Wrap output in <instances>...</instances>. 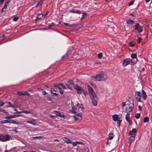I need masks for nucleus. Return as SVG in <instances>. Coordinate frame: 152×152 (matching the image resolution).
Returning a JSON list of instances; mask_svg holds the SVG:
<instances>
[{"mask_svg":"<svg viewBox=\"0 0 152 152\" xmlns=\"http://www.w3.org/2000/svg\"><path fill=\"white\" fill-rule=\"evenodd\" d=\"M87 86L89 96L92 101V103L94 106H96L97 104L96 95L92 87L89 85H88Z\"/></svg>","mask_w":152,"mask_h":152,"instance_id":"1","label":"nucleus"},{"mask_svg":"<svg viewBox=\"0 0 152 152\" xmlns=\"http://www.w3.org/2000/svg\"><path fill=\"white\" fill-rule=\"evenodd\" d=\"M92 78H94L97 80L104 81L107 79V75L103 72H101L95 76H92Z\"/></svg>","mask_w":152,"mask_h":152,"instance_id":"2","label":"nucleus"},{"mask_svg":"<svg viewBox=\"0 0 152 152\" xmlns=\"http://www.w3.org/2000/svg\"><path fill=\"white\" fill-rule=\"evenodd\" d=\"M12 139L11 136L9 134H0V141L5 142Z\"/></svg>","mask_w":152,"mask_h":152,"instance_id":"3","label":"nucleus"},{"mask_svg":"<svg viewBox=\"0 0 152 152\" xmlns=\"http://www.w3.org/2000/svg\"><path fill=\"white\" fill-rule=\"evenodd\" d=\"M133 103V101H132V102L129 101L126 104V109L125 110L126 113H129L132 111L134 106Z\"/></svg>","mask_w":152,"mask_h":152,"instance_id":"4","label":"nucleus"},{"mask_svg":"<svg viewBox=\"0 0 152 152\" xmlns=\"http://www.w3.org/2000/svg\"><path fill=\"white\" fill-rule=\"evenodd\" d=\"M112 118L114 121H117V124L118 126L119 127L122 121V119H121V118H119L118 115L115 114L113 115Z\"/></svg>","mask_w":152,"mask_h":152,"instance_id":"5","label":"nucleus"},{"mask_svg":"<svg viewBox=\"0 0 152 152\" xmlns=\"http://www.w3.org/2000/svg\"><path fill=\"white\" fill-rule=\"evenodd\" d=\"M134 27H135V30L139 33L142 32L143 30V28L142 26L139 23H138L136 24Z\"/></svg>","mask_w":152,"mask_h":152,"instance_id":"6","label":"nucleus"},{"mask_svg":"<svg viewBox=\"0 0 152 152\" xmlns=\"http://www.w3.org/2000/svg\"><path fill=\"white\" fill-rule=\"evenodd\" d=\"M141 96L142 94L140 92L137 91L135 92L134 98L137 102H141Z\"/></svg>","mask_w":152,"mask_h":152,"instance_id":"7","label":"nucleus"},{"mask_svg":"<svg viewBox=\"0 0 152 152\" xmlns=\"http://www.w3.org/2000/svg\"><path fill=\"white\" fill-rule=\"evenodd\" d=\"M75 89L77 91V94H82L84 89H83L81 87L77 85H76L75 86Z\"/></svg>","mask_w":152,"mask_h":152,"instance_id":"8","label":"nucleus"},{"mask_svg":"<svg viewBox=\"0 0 152 152\" xmlns=\"http://www.w3.org/2000/svg\"><path fill=\"white\" fill-rule=\"evenodd\" d=\"M130 63V59L129 58H126L123 61L122 64L124 66H125Z\"/></svg>","mask_w":152,"mask_h":152,"instance_id":"9","label":"nucleus"},{"mask_svg":"<svg viewBox=\"0 0 152 152\" xmlns=\"http://www.w3.org/2000/svg\"><path fill=\"white\" fill-rule=\"evenodd\" d=\"M10 0H8L4 4V5L2 9L1 12H3L6 11L7 9V5L10 3Z\"/></svg>","mask_w":152,"mask_h":152,"instance_id":"10","label":"nucleus"},{"mask_svg":"<svg viewBox=\"0 0 152 152\" xmlns=\"http://www.w3.org/2000/svg\"><path fill=\"white\" fill-rule=\"evenodd\" d=\"M137 130L136 129L133 128L132 129L131 131H130L129 132V135L131 136H134L135 137L136 135L135 133L137 132Z\"/></svg>","mask_w":152,"mask_h":152,"instance_id":"11","label":"nucleus"},{"mask_svg":"<svg viewBox=\"0 0 152 152\" xmlns=\"http://www.w3.org/2000/svg\"><path fill=\"white\" fill-rule=\"evenodd\" d=\"M54 112L56 113V116H59L64 119L66 117L65 115L64 114H61L60 111H55Z\"/></svg>","mask_w":152,"mask_h":152,"instance_id":"12","label":"nucleus"},{"mask_svg":"<svg viewBox=\"0 0 152 152\" xmlns=\"http://www.w3.org/2000/svg\"><path fill=\"white\" fill-rule=\"evenodd\" d=\"M142 98L144 100H145L147 97L146 92L144 90H142Z\"/></svg>","mask_w":152,"mask_h":152,"instance_id":"13","label":"nucleus"},{"mask_svg":"<svg viewBox=\"0 0 152 152\" xmlns=\"http://www.w3.org/2000/svg\"><path fill=\"white\" fill-rule=\"evenodd\" d=\"M63 139L65 142L67 143H72L71 140L67 137H63Z\"/></svg>","mask_w":152,"mask_h":152,"instance_id":"14","label":"nucleus"},{"mask_svg":"<svg viewBox=\"0 0 152 152\" xmlns=\"http://www.w3.org/2000/svg\"><path fill=\"white\" fill-rule=\"evenodd\" d=\"M75 121L80 120L82 119V116L80 115H76L74 116Z\"/></svg>","mask_w":152,"mask_h":152,"instance_id":"15","label":"nucleus"},{"mask_svg":"<svg viewBox=\"0 0 152 152\" xmlns=\"http://www.w3.org/2000/svg\"><path fill=\"white\" fill-rule=\"evenodd\" d=\"M44 1V0H40L38 4L36 5V8H37L38 7H41L43 4Z\"/></svg>","mask_w":152,"mask_h":152,"instance_id":"16","label":"nucleus"},{"mask_svg":"<svg viewBox=\"0 0 152 152\" xmlns=\"http://www.w3.org/2000/svg\"><path fill=\"white\" fill-rule=\"evenodd\" d=\"M45 97L46 98L47 100L48 101H52V97L51 96H50L49 95L47 94L45 96Z\"/></svg>","mask_w":152,"mask_h":152,"instance_id":"17","label":"nucleus"},{"mask_svg":"<svg viewBox=\"0 0 152 152\" xmlns=\"http://www.w3.org/2000/svg\"><path fill=\"white\" fill-rule=\"evenodd\" d=\"M126 23L128 24L132 25L134 24V22L132 20H126Z\"/></svg>","mask_w":152,"mask_h":152,"instance_id":"18","label":"nucleus"},{"mask_svg":"<svg viewBox=\"0 0 152 152\" xmlns=\"http://www.w3.org/2000/svg\"><path fill=\"white\" fill-rule=\"evenodd\" d=\"M135 138V137H134V136H131L130 137L129 141V143L130 144V145H131V144L132 143V141Z\"/></svg>","mask_w":152,"mask_h":152,"instance_id":"19","label":"nucleus"},{"mask_svg":"<svg viewBox=\"0 0 152 152\" xmlns=\"http://www.w3.org/2000/svg\"><path fill=\"white\" fill-rule=\"evenodd\" d=\"M35 120L33 119L32 120L29 121H26L27 123H30L33 125H35L36 124L35 123Z\"/></svg>","mask_w":152,"mask_h":152,"instance_id":"20","label":"nucleus"},{"mask_svg":"<svg viewBox=\"0 0 152 152\" xmlns=\"http://www.w3.org/2000/svg\"><path fill=\"white\" fill-rule=\"evenodd\" d=\"M108 139L109 140L112 139L114 137V134L113 133H110L109 134Z\"/></svg>","mask_w":152,"mask_h":152,"instance_id":"21","label":"nucleus"},{"mask_svg":"<svg viewBox=\"0 0 152 152\" xmlns=\"http://www.w3.org/2000/svg\"><path fill=\"white\" fill-rule=\"evenodd\" d=\"M70 54V51H67L65 54V55L63 56L62 58L63 59L65 58H66L68 56H69Z\"/></svg>","mask_w":152,"mask_h":152,"instance_id":"22","label":"nucleus"},{"mask_svg":"<svg viewBox=\"0 0 152 152\" xmlns=\"http://www.w3.org/2000/svg\"><path fill=\"white\" fill-rule=\"evenodd\" d=\"M131 57L137 60V55L135 53H132L131 55Z\"/></svg>","mask_w":152,"mask_h":152,"instance_id":"23","label":"nucleus"},{"mask_svg":"<svg viewBox=\"0 0 152 152\" xmlns=\"http://www.w3.org/2000/svg\"><path fill=\"white\" fill-rule=\"evenodd\" d=\"M0 123L1 124H4L6 123H10V120H1L0 121Z\"/></svg>","mask_w":152,"mask_h":152,"instance_id":"24","label":"nucleus"},{"mask_svg":"<svg viewBox=\"0 0 152 152\" xmlns=\"http://www.w3.org/2000/svg\"><path fill=\"white\" fill-rule=\"evenodd\" d=\"M137 60H136V59L135 60L134 59H130V63H131L132 65H133L136 63Z\"/></svg>","mask_w":152,"mask_h":152,"instance_id":"25","label":"nucleus"},{"mask_svg":"<svg viewBox=\"0 0 152 152\" xmlns=\"http://www.w3.org/2000/svg\"><path fill=\"white\" fill-rule=\"evenodd\" d=\"M54 86L57 87L59 89H60L61 88L60 87L61 83L59 84H56V83L53 84Z\"/></svg>","mask_w":152,"mask_h":152,"instance_id":"26","label":"nucleus"},{"mask_svg":"<svg viewBox=\"0 0 152 152\" xmlns=\"http://www.w3.org/2000/svg\"><path fill=\"white\" fill-rule=\"evenodd\" d=\"M149 120V118H148V117L147 116L145 117L144 118L143 121H144V123H145L148 121Z\"/></svg>","mask_w":152,"mask_h":152,"instance_id":"27","label":"nucleus"},{"mask_svg":"<svg viewBox=\"0 0 152 152\" xmlns=\"http://www.w3.org/2000/svg\"><path fill=\"white\" fill-rule=\"evenodd\" d=\"M43 17H44V15L42 14L39 15L37 16V19H42L43 18Z\"/></svg>","mask_w":152,"mask_h":152,"instance_id":"28","label":"nucleus"},{"mask_svg":"<svg viewBox=\"0 0 152 152\" xmlns=\"http://www.w3.org/2000/svg\"><path fill=\"white\" fill-rule=\"evenodd\" d=\"M130 113H127V114L126 116V121H128L130 119L129 117Z\"/></svg>","mask_w":152,"mask_h":152,"instance_id":"29","label":"nucleus"},{"mask_svg":"<svg viewBox=\"0 0 152 152\" xmlns=\"http://www.w3.org/2000/svg\"><path fill=\"white\" fill-rule=\"evenodd\" d=\"M140 116V113H136L135 114V117L136 119H139Z\"/></svg>","mask_w":152,"mask_h":152,"instance_id":"30","label":"nucleus"},{"mask_svg":"<svg viewBox=\"0 0 152 152\" xmlns=\"http://www.w3.org/2000/svg\"><path fill=\"white\" fill-rule=\"evenodd\" d=\"M0 112H2L3 113H4L7 115H9L8 113L4 109H1L0 108Z\"/></svg>","mask_w":152,"mask_h":152,"instance_id":"31","label":"nucleus"},{"mask_svg":"<svg viewBox=\"0 0 152 152\" xmlns=\"http://www.w3.org/2000/svg\"><path fill=\"white\" fill-rule=\"evenodd\" d=\"M8 104L9 105H7V107H12V108H15V106L13 105H12V103L10 102H9Z\"/></svg>","mask_w":152,"mask_h":152,"instance_id":"32","label":"nucleus"},{"mask_svg":"<svg viewBox=\"0 0 152 152\" xmlns=\"http://www.w3.org/2000/svg\"><path fill=\"white\" fill-rule=\"evenodd\" d=\"M77 106L79 108H81V109L83 107V106L82 104H80L78 103H77Z\"/></svg>","mask_w":152,"mask_h":152,"instance_id":"33","label":"nucleus"},{"mask_svg":"<svg viewBox=\"0 0 152 152\" xmlns=\"http://www.w3.org/2000/svg\"><path fill=\"white\" fill-rule=\"evenodd\" d=\"M72 112L74 113H76V112L75 110L76 109V108L75 106L74 105H73L72 106Z\"/></svg>","mask_w":152,"mask_h":152,"instance_id":"34","label":"nucleus"},{"mask_svg":"<svg viewBox=\"0 0 152 152\" xmlns=\"http://www.w3.org/2000/svg\"><path fill=\"white\" fill-rule=\"evenodd\" d=\"M134 45H135V44L133 42H131L129 43V47H133L134 46Z\"/></svg>","mask_w":152,"mask_h":152,"instance_id":"35","label":"nucleus"},{"mask_svg":"<svg viewBox=\"0 0 152 152\" xmlns=\"http://www.w3.org/2000/svg\"><path fill=\"white\" fill-rule=\"evenodd\" d=\"M27 95L28 96H30V94L27 91H25L23 92V96Z\"/></svg>","mask_w":152,"mask_h":152,"instance_id":"36","label":"nucleus"},{"mask_svg":"<svg viewBox=\"0 0 152 152\" xmlns=\"http://www.w3.org/2000/svg\"><path fill=\"white\" fill-rule=\"evenodd\" d=\"M97 56L99 58H101L102 56V53H99L98 55Z\"/></svg>","mask_w":152,"mask_h":152,"instance_id":"37","label":"nucleus"},{"mask_svg":"<svg viewBox=\"0 0 152 152\" xmlns=\"http://www.w3.org/2000/svg\"><path fill=\"white\" fill-rule=\"evenodd\" d=\"M82 94H83L85 96L88 94L87 92L85 89H84Z\"/></svg>","mask_w":152,"mask_h":152,"instance_id":"38","label":"nucleus"},{"mask_svg":"<svg viewBox=\"0 0 152 152\" xmlns=\"http://www.w3.org/2000/svg\"><path fill=\"white\" fill-rule=\"evenodd\" d=\"M134 1L133 0L132 1H130L128 4V6H130L131 5H132L134 3Z\"/></svg>","mask_w":152,"mask_h":152,"instance_id":"39","label":"nucleus"},{"mask_svg":"<svg viewBox=\"0 0 152 152\" xmlns=\"http://www.w3.org/2000/svg\"><path fill=\"white\" fill-rule=\"evenodd\" d=\"M142 38L141 37H138V39L137 40V43L139 44L140 43V42H141V41H142Z\"/></svg>","mask_w":152,"mask_h":152,"instance_id":"40","label":"nucleus"},{"mask_svg":"<svg viewBox=\"0 0 152 152\" xmlns=\"http://www.w3.org/2000/svg\"><path fill=\"white\" fill-rule=\"evenodd\" d=\"M14 108V110L15 111H16V112L14 113V114H15V113L20 114V113H22V111L21 112H18V111L17 110L16 108H15V107Z\"/></svg>","mask_w":152,"mask_h":152,"instance_id":"41","label":"nucleus"},{"mask_svg":"<svg viewBox=\"0 0 152 152\" xmlns=\"http://www.w3.org/2000/svg\"><path fill=\"white\" fill-rule=\"evenodd\" d=\"M19 19V18L18 17H15L13 18V20L14 21H16L18 20V19Z\"/></svg>","mask_w":152,"mask_h":152,"instance_id":"42","label":"nucleus"},{"mask_svg":"<svg viewBox=\"0 0 152 152\" xmlns=\"http://www.w3.org/2000/svg\"><path fill=\"white\" fill-rule=\"evenodd\" d=\"M68 82L71 85H73L74 84V82L72 80H69L68 81Z\"/></svg>","mask_w":152,"mask_h":152,"instance_id":"43","label":"nucleus"},{"mask_svg":"<svg viewBox=\"0 0 152 152\" xmlns=\"http://www.w3.org/2000/svg\"><path fill=\"white\" fill-rule=\"evenodd\" d=\"M22 113H31V112L30 111L25 110L22 111Z\"/></svg>","mask_w":152,"mask_h":152,"instance_id":"44","label":"nucleus"},{"mask_svg":"<svg viewBox=\"0 0 152 152\" xmlns=\"http://www.w3.org/2000/svg\"><path fill=\"white\" fill-rule=\"evenodd\" d=\"M15 121H15L14 120H12V119H11L10 120V123H11V124H15Z\"/></svg>","mask_w":152,"mask_h":152,"instance_id":"45","label":"nucleus"},{"mask_svg":"<svg viewBox=\"0 0 152 152\" xmlns=\"http://www.w3.org/2000/svg\"><path fill=\"white\" fill-rule=\"evenodd\" d=\"M87 16V14L86 13H82V16L84 18H85Z\"/></svg>","mask_w":152,"mask_h":152,"instance_id":"46","label":"nucleus"},{"mask_svg":"<svg viewBox=\"0 0 152 152\" xmlns=\"http://www.w3.org/2000/svg\"><path fill=\"white\" fill-rule=\"evenodd\" d=\"M66 87H67V88H68V89H70V90H72V88L71 87V86H69V85H68V84H66Z\"/></svg>","mask_w":152,"mask_h":152,"instance_id":"47","label":"nucleus"},{"mask_svg":"<svg viewBox=\"0 0 152 152\" xmlns=\"http://www.w3.org/2000/svg\"><path fill=\"white\" fill-rule=\"evenodd\" d=\"M81 13V11L80 10H75V13L76 14H80Z\"/></svg>","mask_w":152,"mask_h":152,"instance_id":"48","label":"nucleus"},{"mask_svg":"<svg viewBox=\"0 0 152 152\" xmlns=\"http://www.w3.org/2000/svg\"><path fill=\"white\" fill-rule=\"evenodd\" d=\"M59 93L60 94H63L64 93V91L63 90H62L61 89V88L60 89H59Z\"/></svg>","mask_w":152,"mask_h":152,"instance_id":"49","label":"nucleus"},{"mask_svg":"<svg viewBox=\"0 0 152 152\" xmlns=\"http://www.w3.org/2000/svg\"><path fill=\"white\" fill-rule=\"evenodd\" d=\"M18 94L20 96H23V92L22 91H19L18 92Z\"/></svg>","mask_w":152,"mask_h":152,"instance_id":"50","label":"nucleus"},{"mask_svg":"<svg viewBox=\"0 0 152 152\" xmlns=\"http://www.w3.org/2000/svg\"><path fill=\"white\" fill-rule=\"evenodd\" d=\"M40 137H32L31 138L32 139L35 140L39 138Z\"/></svg>","mask_w":152,"mask_h":152,"instance_id":"51","label":"nucleus"},{"mask_svg":"<svg viewBox=\"0 0 152 152\" xmlns=\"http://www.w3.org/2000/svg\"><path fill=\"white\" fill-rule=\"evenodd\" d=\"M76 142H77L76 143L77 144V145H81V144L83 145V144H84L82 142H79V141H77Z\"/></svg>","mask_w":152,"mask_h":152,"instance_id":"52","label":"nucleus"},{"mask_svg":"<svg viewBox=\"0 0 152 152\" xmlns=\"http://www.w3.org/2000/svg\"><path fill=\"white\" fill-rule=\"evenodd\" d=\"M42 94L43 95H46L47 93L45 92V91L43 89H42Z\"/></svg>","mask_w":152,"mask_h":152,"instance_id":"53","label":"nucleus"},{"mask_svg":"<svg viewBox=\"0 0 152 152\" xmlns=\"http://www.w3.org/2000/svg\"><path fill=\"white\" fill-rule=\"evenodd\" d=\"M61 86L64 88L66 89V87L63 83H61Z\"/></svg>","mask_w":152,"mask_h":152,"instance_id":"54","label":"nucleus"},{"mask_svg":"<svg viewBox=\"0 0 152 152\" xmlns=\"http://www.w3.org/2000/svg\"><path fill=\"white\" fill-rule=\"evenodd\" d=\"M10 117V119L11 118H13L16 117V116H15V115H10L9 116Z\"/></svg>","mask_w":152,"mask_h":152,"instance_id":"55","label":"nucleus"},{"mask_svg":"<svg viewBox=\"0 0 152 152\" xmlns=\"http://www.w3.org/2000/svg\"><path fill=\"white\" fill-rule=\"evenodd\" d=\"M4 104V103L2 101H0V105H1V106L3 105Z\"/></svg>","mask_w":152,"mask_h":152,"instance_id":"56","label":"nucleus"},{"mask_svg":"<svg viewBox=\"0 0 152 152\" xmlns=\"http://www.w3.org/2000/svg\"><path fill=\"white\" fill-rule=\"evenodd\" d=\"M76 10L72 9L71 10L69 11L70 12H72L74 13H75Z\"/></svg>","mask_w":152,"mask_h":152,"instance_id":"57","label":"nucleus"},{"mask_svg":"<svg viewBox=\"0 0 152 152\" xmlns=\"http://www.w3.org/2000/svg\"><path fill=\"white\" fill-rule=\"evenodd\" d=\"M49 12V11L48 10L47 12L45 14V15H44V18H45V17L47 16V15L48 14V13Z\"/></svg>","mask_w":152,"mask_h":152,"instance_id":"58","label":"nucleus"},{"mask_svg":"<svg viewBox=\"0 0 152 152\" xmlns=\"http://www.w3.org/2000/svg\"><path fill=\"white\" fill-rule=\"evenodd\" d=\"M77 142H74L72 143V145L74 146H76L77 145V144L76 143Z\"/></svg>","mask_w":152,"mask_h":152,"instance_id":"59","label":"nucleus"},{"mask_svg":"<svg viewBox=\"0 0 152 152\" xmlns=\"http://www.w3.org/2000/svg\"><path fill=\"white\" fill-rule=\"evenodd\" d=\"M127 121L129 122L130 125H131L132 124V122L131 120H130V119H129V120Z\"/></svg>","mask_w":152,"mask_h":152,"instance_id":"60","label":"nucleus"},{"mask_svg":"<svg viewBox=\"0 0 152 152\" xmlns=\"http://www.w3.org/2000/svg\"><path fill=\"white\" fill-rule=\"evenodd\" d=\"M57 91L55 90L54 88H51L50 89V92H53V91Z\"/></svg>","mask_w":152,"mask_h":152,"instance_id":"61","label":"nucleus"},{"mask_svg":"<svg viewBox=\"0 0 152 152\" xmlns=\"http://www.w3.org/2000/svg\"><path fill=\"white\" fill-rule=\"evenodd\" d=\"M15 124L17 125H21V123L20 122H16L15 121Z\"/></svg>","mask_w":152,"mask_h":152,"instance_id":"62","label":"nucleus"},{"mask_svg":"<svg viewBox=\"0 0 152 152\" xmlns=\"http://www.w3.org/2000/svg\"><path fill=\"white\" fill-rule=\"evenodd\" d=\"M91 85L93 86L94 87H96V85L93 82L91 83Z\"/></svg>","mask_w":152,"mask_h":152,"instance_id":"63","label":"nucleus"},{"mask_svg":"<svg viewBox=\"0 0 152 152\" xmlns=\"http://www.w3.org/2000/svg\"><path fill=\"white\" fill-rule=\"evenodd\" d=\"M51 93L52 94H53L55 96H58V94L56 93H54L53 92H51Z\"/></svg>","mask_w":152,"mask_h":152,"instance_id":"64","label":"nucleus"}]
</instances>
